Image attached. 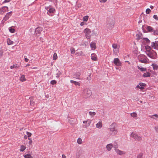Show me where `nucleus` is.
I'll return each mask as SVG.
<instances>
[{
    "label": "nucleus",
    "instance_id": "1",
    "mask_svg": "<svg viewBox=\"0 0 158 158\" xmlns=\"http://www.w3.org/2000/svg\"><path fill=\"white\" fill-rule=\"evenodd\" d=\"M145 48L146 53L149 57L152 59H155L156 58V52L152 50L150 46H146Z\"/></svg>",
    "mask_w": 158,
    "mask_h": 158
},
{
    "label": "nucleus",
    "instance_id": "2",
    "mask_svg": "<svg viewBox=\"0 0 158 158\" xmlns=\"http://www.w3.org/2000/svg\"><path fill=\"white\" fill-rule=\"evenodd\" d=\"M45 9L47 10V14L50 16H53L55 13V9L52 6L45 7Z\"/></svg>",
    "mask_w": 158,
    "mask_h": 158
},
{
    "label": "nucleus",
    "instance_id": "3",
    "mask_svg": "<svg viewBox=\"0 0 158 158\" xmlns=\"http://www.w3.org/2000/svg\"><path fill=\"white\" fill-rule=\"evenodd\" d=\"M138 59L139 62L147 64L149 62V60L144 55H140L138 56Z\"/></svg>",
    "mask_w": 158,
    "mask_h": 158
},
{
    "label": "nucleus",
    "instance_id": "4",
    "mask_svg": "<svg viewBox=\"0 0 158 158\" xmlns=\"http://www.w3.org/2000/svg\"><path fill=\"white\" fill-rule=\"evenodd\" d=\"M115 123H112L110 126V133L112 135H115L118 132V131L115 127Z\"/></svg>",
    "mask_w": 158,
    "mask_h": 158
},
{
    "label": "nucleus",
    "instance_id": "5",
    "mask_svg": "<svg viewBox=\"0 0 158 158\" xmlns=\"http://www.w3.org/2000/svg\"><path fill=\"white\" fill-rule=\"evenodd\" d=\"M82 95L86 98L90 97L92 94L91 91L89 89H85L82 92Z\"/></svg>",
    "mask_w": 158,
    "mask_h": 158
},
{
    "label": "nucleus",
    "instance_id": "6",
    "mask_svg": "<svg viewBox=\"0 0 158 158\" xmlns=\"http://www.w3.org/2000/svg\"><path fill=\"white\" fill-rule=\"evenodd\" d=\"M146 29L148 32L152 33V34L155 35H158V30H154L152 27L148 26Z\"/></svg>",
    "mask_w": 158,
    "mask_h": 158
},
{
    "label": "nucleus",
    "instance_id": "7",
    "mask_svg": "<svg viewBox=\"0 0 158 158\" xmlns=\"http://www.w3.org/2000/svg\"><path fill=\"white\" fill-rule=\"evenodd\" d=\"M112 47L113 48V52L115 54H117L119 52L120 46L115 43H114L112 45Z\"/></svg>",
    "mask_w": 158,
    "mask_h": 158
},
{
    "label": "nucleus",
    "instance_id": "8",
    "mask_svg": "<svg viewBox=\"0 0 158 158\" xmlns=\"http://www.w3.org/2000/svg\"><path fill=\"white\" fill-rule=\"evenodd\" d=\"M117 148L115 145L114 146V151L117 155L122 156L126 154V152H125L120 150Z\"/></svg>",
    "mask_w": 158,
    "mask_h": 158
},
{
    "label": "nucleus",
    "instance_id": "9",
    "mask_svg": "<svg viewBox=\"0 0 158 158\" xmlns=\"http://www.w3.org/2000/svg\"><path fill=\"white\" fill-rule=\"evenodd\" d=\"M130 135L131 137L133 138L136 140L140 141L142 139L141 137L135 132H132Z\"/></svg>",
    "mask_w": 158,
    "mask_h": 158
},
{
    "label": "nucleus",
    "instance_id": "10",
    "mask_svg": "<svg viewBox=\"0 0 158 158\" xmlns=\"http://www.w3.org/2000/svg\"><path fill=\"white\" fill-rule=\"evenodd\" d=\"M84 32L87 38L89 39L91 36V31L88 28H86L84 30Z\"/></svg>",
    "mask_w": 158,
    "mask_h": 158
},
{
    "label": "nucleus",
    "instance_id": "11",
    "mask_svg": "<svg viewBox=\"0 0 158 158\" xmlns=\"http://www.w3.org/2000/svg\"><path fill=\"white\" fill-rule=\"evenodd\" d=\"M151 46L153 48L158 50V41H155L154 42H152Z\"/></svg>",
    "mask_w": 158,
    "mask_h": 158
},
{
    "label": "nucleus",
    "instance_id": "12",
    "mask_svg": "<svg viewBox=\"0 0 158 158\" xmlns=\"http://www.w3.org/2000/svg\"><path fill=\"white\" fill-rule=\"evenodd\" d=\"M114 63L117 66H120L121 65L122 63L118 58H115L114 59Z\"/></svg>",
    "mask_w": 158,
    "mask_h": 158
},
{
    "label": "nucleus",
    "instance_id": "13",
    "mask_svg": "<svg viewBox=\"0 0 158 158\" xmlns=\"http://www.w3.org/2000/svg\"><path fill=\"white\" fill-rule=\"evenodd\" d=\"M106 23L107 26L110 28H111L114 26V23L111 19L107 20Z\"/></svg>",
    "mask_w": 158,
    "mask_h": 158
},
{
    "label": "nucleus",
    "instance_id": "14",
    "mask_svg": "<svg viewBox=\"0 0 158 158\" xmlns=\"http://www.w3.org/2000/svg\"><path fill=\"white\" fill-rule=\"evenodd\" d=\"M11 11H10L8 13H7L6 15L4 17L3 19L2 20V21L5 22L11 16Z\"/></svg>",
    "mask_w": 158,
    "mask_h": 158
},
{
    "label": "nucleus",
    "instance_id": "15",
    "mask_svg": "<svg viewBox=\"0 0 158 158\" xmlns=\"http://www.w3.org/2000/svg\"><path fill=\"white\" fill-rule=\"evenodd\" d=\"M8 7L4 6L0 9V14H2L6 11H8Z\"/></svg>",
    "mask_w": 158,
    "mask_h": 158
},
{
    "label": "nucleus",
    "instance_id": "16",
    "mask_svg": "<svg viewBox=\"0 0 158 158\" xmlns=\"http://www.w3.org/2000/svg\"><path fill=\"white\" fill-rule=\"evenodd\" d=\"M145 84L143 83H139L138 85H137L136 88L139 89H144Z\"/></svg>",
    "mask_w": 158,
    "mask_h": 158
},
{
    "label": "nucleus",
    "instance_id": "17",
    "mask_svg": "<svg viewBox=\"0 0 158 158\" xmlns=\"http://www.w3.org/2000/svg\"><path fill=\"white\" fill-rule=\"evenodd\" d=\"M43 28L42 27H39L35 29V33L36 35L40 34L42 31Z\"/></svg>",
    "mask_w": 158,
    "mask_h": 158
},
{
    "label": "nucleus",
    "instance_id": "18",
    "mask_svg": "<svg viewBox=\"0 0 158 158\" xmlns=\"http://www.w3.org/2000/svg\"><path fill=\"white\" fill-rule=\"evenodd\" d=\"M113 147L114 145L112 143H110L107 144L106 148L108 151H110Z\"/></svg>",
    "mask_w": 158,
    "mask_h": 158
},
{
    "label": "nucleus",
    "instance_id": "19",
    "mask_svg": "<svg viewBox=\"0 0 158 158\" xmlns=\"http://www.w3.org/2000/svg\"><path fill=\"white\" fill-rule=\"evenodd\" d=\"M96 126L97 128L98 129L101 128L102 127V121L100 120L96 124Z\"/></svg>",
    "mask_w": 158,
    "mask_h": 158
},
{
    "label": "nucleus",
    "instance_id": "20",
    "mask_svg": "<svg viewBox=\"0 0 158 158\" xmlns=\"http://www.w3.org/2000/svg\"><path fill=\"white\" fill-rule=\"evenodd\" d=\"M90 46L91 49L92 50H94L96 48V44L93 42L91 43L90 44Z\"/></svg>",
    "mask_w": 158,
    "mask_h": 158
},
{
    "label": "nucleus",
    "instance_id": "21",
    "mask_svg": "<svg viewBox=\"0 0 158 158\" xmlns=\"http://www.w3.org/2000/svg\"><path fill=\"white\" fill-rule=\"evenodd\" d=\"M91 121L89 120H87V121H83V123L84 124L86 123L85 127H89L91 123Z\"/></svg>",
    "mask_w": 158,
    "mask_h": 158
},
{
    "label": "nucleus",
    "instance_id": "22",
    "mask_svg": "<svg viewBox=\"0 0 158 158\" xmlns=\"http://www.w3.org/2000/svg\"><path fill=\"white\" fill-rule=\"evenodd\" d=\"M91 58L92 60L96 61L97 59V55L95 53H92L91 55Z\"/></svg>",
    "mask_w": 158,
    "mask_h": 158
},
{
    "label": "nucleus",
    "instance_id": "23",
    "mask_svg": "<svg viewBox=\"0 0 158 158\" xmlns=\"http://www.w3.org/2000/svg\"><path fill=\"white\" fill-rule=\"evenodd\" d=\"M143 41L145 44H148L150 42L149 40L147 38H143Z\"/></svg>",
    "mask_w": 158,
    "mask_h": 158
},
{
    "label": "nucleus",
    "instance_id": "24",
    "mask_svg": "<svg viewBox=\"0 0 158 158\" xmlns=\"http://www.w3.org/2000/svg\"><path fill=\"white\" fill-rule=\"evenodd\" d=\"M96 114V113L95 112L90 111L89 112V115L90 116V118H93Z\"/></svg>",
    "mask_w": 158,
    "mask_h": 158
},
{
    "label": "nucleus",
    "instance_id": "25",
    "mask_svg": "<svg viewBox=\"0 0 158 158\" xmlns=\"http://www.w3.org/2000/svg\"><path fill=\"white\" fill-rule=\"evenodd\" d=\"M81 75V73L80 72H77L75 73L74 74V78L76 79H79Z\"/></svg>",
    "mask_w": 158,
    "mask_h": 158
},
{
    "label": "nucleus",
    "instance_id": "26",
    "mask_svg": "<svg viewBox=\"0 0 158 158\" xmlns=\"http://www.w3.org/2000/svg\"><path fill=\"white\" fill-rule=\"evenodd\" d=\"M149 117L151 118L157 120V118H158V115L157 114H154L153 115L149 116Z\"/></svg>",
    "mask_w": 158,
    "mask_h": 158
},
{
    "label": "nucleus",
    "instance_id": "27",
    "mask_svg": "<svg viewBox=\"0 0 158 158\" xmlns=\"http://www.w3.org/2000/svg\"><path fill=\"white\" fill-rule=\"evenodd\" d=\"M138 68L142 72L145 71H146V68H143L142 66H137Z\"/></svg>",
    "mask_w": 158,
    "mask_h": 158
},
{
    "label": "nucleus",
    "instance_id": "28",
    "mask_svg": "<svg viewBox=\"0 0 158 158\" xmlns=\"http://www.w3.org/2000/svg\"><path fill=\"white\" fill-rule=\"evenodd\" d=\"M151 66L152 67L153 69L154 70H156L158 69V65L156 64L153 63Z\"/></svg>",
    "mask_w": 158,
    "mask_h": 158
},
{
    "label": "nucleus",
    "instance_id": "29",
    "mask_svg": "<svg viewBox=\"0 0 158 158\" xmlns=\"http://www.w3.org/2000/svg\"><path fill=\"white\" fill-rule=\"evenodd\" d=\"M26 80L25 76L24 75H22L20 78V80L22 82H23Z\"/></svg>",
    "mask_w": 158,
    "mask_h": 158
},
{
    "label": "nucleus",
    "instance_id": "30",
    "mask_svg": "<svg viewBox=\"0 0 158 158\" xmlns=\"http://www.w3.org/2000/svg\"><path fill=\"white\" fill-rule=\"evenodd\" d=\"M150 73L148 72H146L143 74V76L144 77H150Z\"/></svg>",
    "mask_w": 158,
    "mask_h": 158
},
{
    "label": "nucleus",
    "instance_id": "31",
    "mask_svg": "<svg viewBox=\"0 0 158 158\" xmlns=\"http://www.w3.org/2000/svg\"><path fill=\"white\" fill-rule=\"evenodd\" d=\"M13 42L11 41L10 39L8 38L7 39V43L8 45L12 44L13 43Z\"/></svg>",
    "mask_w": 158,
    "mask_h": 158
},
{
    "label": "nucleus",
    "instance_id": "32",
    "mask_svg": "<svg viewBox=\"0 0 158 158\" xmlns=\"http://www.w3.org/2000/svg\"><path fill=\"white\" fill-rule=\"evenodd\" d=\"M131 116L133 118H136L137 117V114L136 112H133L131 114Z\"/></svg>",
    "mask_w": 158,
    "mask_h": 158
},
{
    "label": "nucleus",
    "instance_id": "33",
    "mask_svg": "<svg viewBox=\"0 0 158 158\" xmlns=\"http://www.w3.org/2000/svg\"><path fill=\"white\" fill-rule=\"evenodd\" d=\"M26 147L24 145H21L20 151L21 152H23L26 149Z\"/></svg>",
    "mask_w": 158,
    "mask_h": 158
},
{
    "label": "nucleus",
    "instance_id": "34",
    "mask_svg": "<svg viewBox=\"0 0 158 158\" xmlns=\"http://www.w3.org/2000/svg\"><path fill=\"white\" fill-rule=\"evenodd\" d=\"M57 73L56 74V77L57 78H58L60 76L61 74V73L60 72L58 69H57Z\"/></svg>",
    "mask_w": 158,
    "mask_h": 158
},
{
    "label": "nucleus",
    "instance_id": "35",
    "mask_svg": "<svg viewBox=\"0 0 158 158\" xmlns=\"http://www.w3.org/2000/svg\"><path fill=\"white\" fill-rule=\"evenodd\" d=\"M25 158H33V157L30 154H27L23 155Z\"/></svg>",
    "mask_w": 158,
    "mask_h": 158
},
{
    "label": "nucleus",
    "instance_id": "36",
    "mask_svg": "<svg viewBox=\"0 0 158 158\" xmlns=\"http://www.w3.org/2000/svg\"><path fill=\"white\" fill-rule=\"evenodd\" d=\"M9 30L10 32L12 33H14L15 31V30L14 28H13L12 27H10L9 28Z\"/></svg>",
    "mask_w": 158,
    "mask_h": 158
},
{
    "label": "nucleus",
    "instance_id": "37",
    "mask_svg": "<svg viewBox=\"0 0 158 158\" xmlns=\"http://www.w3.org/2000/svg\"><path fill=\"white\" fill-rule=\"evenodd\" d=\"M89 19V16H84L83 18V20L84 21L87 22Z\"/></svg>",
    "mask_w": 158,
    "mask_h": 158
},
{
    "label": "nucleus",
    "instance_id": "38",
    "mask_svg": "<svg viewBox=\"0 0 158 158\" xmlns=\"http://www.w3.org/2000/svg\"><path fill=\"white\" fill-rule=\"evenodd\" d=\"M77 143L79 144H81L82 143V139L81 138H78L77 140Z\"/></svg>",
    "mask_w": 158,
    "mask_h": 158
},
{
    "label": "nucleus",
    "instance_id": "39",
    "mask_svg": "<svg viewBox=\"0 0 158 158\" xmlns=\"http://www.w3.org/2000/svg\"><path fill=\"white\" fill-rule=\"evenodd\" d=\"M83 53L82 51H80L78 52H77L76 53V55H77L78 56H82V55H83Z\"/></svg>",
    "mask_w": 158,
    "mask_h": 158
},
{
    "label": "nucleus",
    "instance_id": "40",
    "mask_svg": "<svg viewBox=\"0 0 158 158\" xmlns=\"http://www.w3.org/2000/svg\"><path fill=\"white\" fill-rule=\"evenodd\" d=\"M57 58V55L56 53H55L53 54V58L54 60H56Z\"/></svg>",
    "mask_w": 158,
    "mask_h": 158
},
{
    "label": "nucleus",
    "instance_id": "41",
    "mask_svg": "<svg viewBox=\"0 0 158 158\" xmlns=\"http://www.w3.org/2000/svg\"><path fill=\"white\" fill-rule=\"evenodd\" d=\"M136 35L137 38L139 39L141 38L142 37V34L140 33L137 34Z\"/></svg>",
    "mask_w": 158,
    "mask_h": 158
},
{
    "label": "nucleus",
    "instance_id": "42",
    "mask_svg": "<svg viewBox=\"0 0 158 158\" xmlns=\"http://www.w3.org/2000/svg\"><path fill=\"white\" fill-rule=\"evenodd\" d=\"M71 53L72 54H74L75 52V50L74 48H71L70 49Z\"/></svg>",
    "mask_w": 158,
    "mask_h": 158
},
{
    "label": "nucleus",
    "instance_id": "43",
    "mask_svg": "<svg viewBox=\"0 0 158 158\" xmlns=\"http://www.w3.org/2000/svg\"><path fill=\"white\" fill-rule=\"evenodd\" d=\"M56 81L55 80H52L50 82V83L52 85L56 84Z\"/></svg>",
    "mask_w": 158,
    "mask_h": 158
},
{
    "label": "nucleus",
    "instance_id": "44",
    "mask_svg": "<svg viewBox=\"0 0 158 158\" xmlns=\"http://www.w3.org/2000/svg\"><path fill=\"white\" fill-rule=\"evenodd\" d=\"M151 11V10L149 8H148L146 10V12L147 14H149Z\"/></svg>",
    "mask_w": 158,
    "mask_h": 158
},
{
    "label": "nucleus",
    "instance_id": "45",
    "mask_svg": "<svg viewBox=\"0 0 158 158\" xmlns=\"http://www.w3.org/2000/svg\"><path fill=\"white\" fill-rule=\"evenodd\" d=\"M137 158H143V154L141 153L139 154L137 156Z\"/></svg>",
    "mask_w": 158,
    "mask_h": 158
},
{
    "label": "nucleus",
    "instance_id": "46",
    "mask_svg": "<svg viewBox=\"0 0 158 158\" xmlns=\"http://www.w3.org/2000/svg\"><path fill=\"white\" fill-rule=\"evenodd\" d=\"M30 104L32 106H33L34 104V102L33 101V100L32 99H31Z\"/></svg>",
    "mask_w": 158,
    "mask_h": 158
},
{
    "label": "nucleus",
    "instance_id": "47",
    "mask_svg": "<svg viewBox=\"0 0 158 158\" xmlns=\"http://www.w3.org/2000/svg\"><path fill=\"white\" fill-rule=\"evenodd\" d=\"M153 18L156 20H158V17L156 15H154L153 16Z\"/></svg>",
    "mask_w": 158,
    "mask_h": 158
},
{
    "label": "nucleus",
    "instance_id": "48",
    "mask_svg": "<svg viewBox=\"0 0 158 158\" xmlns=\"http://www.w3.org/2000/svg\"><path fill=\"white\" fill-rule=\"evenodd\" d=\"M74 85L76 86H80V83L78 82H77V81H76V82H75V84H74Z\"/></svg>",
    "mask_w": 158,
    "mask_h": 158
},
{
    "label": "nucleus",
    "instance_id": "49",
    "mask_svg": "<svg viewBox=\"0 0 158 158\" xmlns=\"http://www.w3.org/2000/svg\"><path fill=\"white\" fill-rule=\"evenodd\" d=\"M68 121L71 124H73V120L72 119H70L69 118V117H68Z\"/></svg>",
    "mask_w": 158,
    "mask_h": 158
},
{
    "label": "nucleus",
    "instance_id": "50",
    "mask_svg": "<svg viewBox=\"0 0 158 158\" xmlns=\"http://www.w3.org/2000/svg\"><path fill=\"white\" fill-rule=\"evenodd\" d=\"M17 67V66H15L14 64H13L12 65H11L10 67V68L11 69H13L14 68H16Z\"/></svg>",
    "mask_w": 158,
    "mask_h": 158
},
{
    "label": "nucleus",
    "instance_id": "51",
    "mask_svg": "<svg viewBox=\"0 0 158 158\" xmlns=\"http://www.w3.org/2000/svg\"><path fill=\"white\" fill-rule=\"evenodd\" d=\"M27 136L28 137H31V133L29 132H27Z\"/></svg>",
    "mask_w": 158,
    "mask_h": 158
},
{
    "label": "nucleus",
    "instance_id": "52",
    "mask_svg": "<svg viewBox=\"0 0 158 158\" xmlns=\"http://www.w3.org/2000/svg\"><path fill=\"white\" fill-rule=\"evenodd\" d=\"M154 129L156 132H158V126L155 127H154Z\"/></svg>",
    "mask_w": 158,
    "mask_h": 158
},
{
    "label": "nucleus",
    "instance_id": "53",
    "mask_svg": "<svg viewBox=\"0 0 158 158\" xmlns=\"http://www.w3.org/2000/svg\"><path fill=\"white\" fill-rule=\"evenodd\" d=\"M86 23L84 22H81L80 23V25L81 26H83Z\"/></svg>",
    "mask_w": 158,
    "mask_h": 158
},
{
    "label": "nucleus",
    "instance_id": "54",
    "mask_svg": "<svg viewBox=\"0 0 158 158\" xmlns=\"http://www.w3.org/2000/svg\"><path fill=\"white\" fill-rule=\"evenodd\" d=\"M107 0H99V1L101 2H105Z\"/></svg>",
    "mask_w": 158,
    "mask_h": 158
},
{
    "label": "nucleus",
    "instance_id": "55",
    "mask_svg": "<svg viewBox=\"0 0 158 158\" xmlns=\"http://www.w3.org/2000/svg\"><path fill=\"white\" fill-rule=\"evenodd\" d=\"M70 82L71 83H73L74 84H75V82H76V81H73V80H70Z\"/></svg>",
    "mask_w": 158,
    "mask_h": 158
},
{
    "label": "nucleus",
    "instance_id": "56",
    "mask_svg": "<svg viewBox=\"0 0 158 158\" xmlns=\"http://www.w3.org/2000/svg\"><path fill=\"white\" fill-rule=\"evenodd\" d=\"M32 140H31L29 141L28 142V143L29 145H31V144L32 143Z\"/></svg>",
    "mask_w": 158,
    "mask_h": 158
},
{
    "label": "nucleus",
    "instance_id": "57",
    "mask_svg": "<svg viewBox=\"0 0 158 158\" xmlns=\"http://www.w3.org/2000/svg\"><path fill=\"white\" fill-rule=\"evenodd\" d=\"M10 0H5L4 2L3 3L8 2H10Z\"/></svg>",
    "mask_w": 158,
    "mask_h": 158
},
{
    "label": "nucleus",
    "instance_id": "58",
    "mask_svg": "<svg viewBox=\"0 0 158 158\" xmlns=\"http://www.w3.org/2000/svg\"><path fill=\"white\" fill-rule=\"evenodd\" d=\"M62 158H66V157L65 155L63 154L62 155Z\"/></svg>",
    "mask_w": 158,
    "mask_h": 158
},
{
    "label": "nucleus",
    "instance_id": "59",
    "mask_svg": "<svg viewBox=\"0 0 158 158\" xmlns=\"http://www.w3.org/2000/svg\"><path fill=\"white\" fill-rule=\"evenodd\" d=\"M24 60L26 62H27L29 60V59L26 58H25Z\"/></svg>",
    "mask_w": 158,
    "mask_h": 158
},
{
    "label": "nucleus",
    "instance_id": "60",
    "mask_svg": "<svg viewBox=\"0 0 158 158\" xmlns=\"http://www.w3.org/2000/svg\"><path fill=\"white\" fill-rule=\"evenodd\" d=\"M3 53V52L2 51L1 52V53H0V56H2V55Z\"/></svg>",
    "mask_w": 158,
    "mask_h": 158
},
{
    "label": "nucleus",
    "instance_id": "61",
    "mask_svg": "<svg viewBox=\"0 0 158 158\" xmlns=\"http://www.w3.org/2000/svg\"><path fill=\"white\" fill-rule=\"evenodd\" d=\"M27 135H25L24 136V138L25 139H27Z\"/></svg>",
    "mask_w": 158,
    "mask_h": 158
},
{
    "label": "nucleus",
    "instance_id": "62",
    "mask_svg": "<svg viewBox=\"0 0 158 158\" xmlns=\"http://www.w3.org/2000/svg\"><path fill=\"white\" fill-rule=\"evenodd\" d=\"M150 8H151V9H152L153 8V6H150Z\"/></svg>",
    "mask_w": 158,
    "mask_h": 158
},
{
    "label": "nucleus",
    "instance_id": "63",
    "mask_svg": "<svg viewBox=\"0 0 158 158\" xmlns=\"http://www.w3.org/2000/svg\"><path fill=\"white\" fill-rule=\"evenodd\" d=\"M30 66V64H27V65H26V66Z\"/></svg>",
    "mask_w": 158,
    "mask_h": 158
},
{
    "label": "nucleus",
    "instance_id": "64",
    "mask_svg": "<svg viewBox=\"0 0 158 158\" xmlns=\"http://www.w3.org/2000/svg\"><path fill=\"white\" fill-rule=\"evenodd\" d=\"M28 139L29 140V141L31 140V138H28Z\"/></svg>",
    "mask_w": 158,
    "mask_h": 158
}]
</instances>
